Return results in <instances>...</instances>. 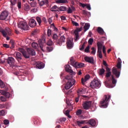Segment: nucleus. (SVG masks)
<instances>
[{"label": "nucleus", "instance_id": "1", "mask_svg": "<svg viewBox=\"0 0 128 128\" xmlns=\"http://www.w3.org/2000/svg\"><path fill=\"white\" fill-rule=\"evenodd\" d=\"M40 48L43 52H52L54 50V48L52 46H46V50L44 49V44L46 43V40L44 38H42L39 40L38 41Z\"/></svg>", "mask_w": 128, "mask_h": 128}, {"label": "nucleus", "instance_id": "2", "mask_svg": "<svg viewBox=\"0 0 128 128\" xmlns=\"http://www.w3.org/2000/svg\"><path fill=\"white\" fill-rule=\"evenodd\" d=\"M52 39H53L54 42L56 43V46H61L66 42V38L64 36H61L60 39H58V36L56 34H54L52 36Z\"/></svg>", "mask_w": 128, "mask_h": 128}, {"label": "nucleus", "instance_id": "3", "mask_svg": "<svg viewBox=\"0 0 128 128\" xmlns=\"http://www.w3.org/2000/svg\"><path fill=\"white\" fill-rule=\"evenodd\" d=\"M110 98V96L105 95L104 96L102 99L100 107L104 108H106L108 106L109 100Z\"/></svg>", "mask_w": 128, "mask_h": 128}, {"label": "nucleus", "instance_id": "4", "mask_svg": "<svg viewBox=\"0 0 128 128\" xmlns=\"http://www.w3.org/2000/svg\"><path fill=\"white\" fill-rule=\"evenodd\" d=\"M65 78L68 80V82L65 85V89L68 90L70 88L72 87L74 84L76 80L73 79L72 76H66Z\"/></svg>", "mask_w": 128, "mask_h": 128}, {"label": "nucleus", "instance_id": "5", "mask_svg": "<svg viewBox=\"0 0 128 128\" xmlns=\"http://www.w3.org/2000/svg\"><path fill=\"white\" fill-rule=\"evenodd\" d=\"M0 93L4 96H0V101L2 102H5L7 101L6 98H9L10 96V94L4 90H0ZM6 96V97H5Z\"/></svg>", "mask_w": 128, "mask_h": 128}, {"label": "nucleus", "instance_id": "6", "mask_svg": "<svg viewBox=\"0 0 128 128\" xmlns=\"http://www.w3.org/2000/svg\"><path fill=\"white\" fill-rule=\"evenodd\" d=\"M70 64H71L74 67H75V68H82L84 67V64L76 62L72 57H71V58H70Z\"/></svg>", "mask_w": 128, "mask_h": 128}, {"label": "nucleus", "instance_id": "7", "mask_svg": "<svg viewBox=\"0 0 128 128\" xmlns=\"http://www.w3.org/2000/svg\"><path fill=\"white\" fill-rule=\"evenodd\" d=\"M0 33L2 34L4 38H6L8 36H11L12 35V32L10 28H6V30L2 29L0 30Z\"/></svg>", "mask_w": 128, "mask_h": 128}, {"label": "nucleus", "instance_id": "8", "mask_svg": "<svg viewBox=\"0 0 128 128\" xmlns=\"http://www.w3.org/2000/svg\"><path fill=\"white\" fill-rule=\"evenodd\" d=\"M111 76V72H108L106 73V80L108 82H105V86L107 88H112L114 86L110 84V82L111 79L110 78V76Z\"/></svg>", "mask_w": 128, "mask_h": 128}, {"label": "nucleus", "instance_id": "9", "mask_svg": "<svg viewBox=\"0 0 128 128\" xmlns=\"http://www.w3.org/2000/svg\"><path fill=\"white\" fill-rule=\"evenodd\" d=\"M18 28L24 30H28V26L27 23L24 21H20L18 24Z\"/></svg>", "mask_w": 128, "mask_h": 128}, {"label": "nucleus", "instance_id": "10", "mask_svg": "<svg viewBox=\"0 0 128 128\" xmlns=\"http://www.w3.org/2000/svg\"><path fill=\"white\" fill-rule=\"evenodd\" d=\"M97 47H98V56L100 58H102V48H103L102 44L100 42H97Z\"/></svg>", "mask_w": 128, "mask_h": 128}, {"label": "nucleus", "instance_id": "11", "mask_svg": "<svg viewBox=\"0 0 128 128\" xmlns=\"http://www.w3.org/2000/svg\"><path fill=\"white\" fill-rule=\"evenodd\" d=\"M90 86L92 88H99L100 86V83L98 80L94 79L92 82H90Z\"/></svg>", "mask_w": 128, "mask_h": 128}, {"label": "nucleus", "instance_id": "12", "mask_svg": "<svg viewBox=\"0 0 128 128\" xmlns=\"http://www.w3.org/2000/svg\"><path fill=\"white\" fill-rule=\"evenodd\" d=\"M67 108H68V110H64V114L68 116V118H71V116L70 115V112L72 110V104L69 103H67V106H66Z\"/></svg>", "mask_w": 128, "mask_h": 128}, {"label": "nucleus", "instance_id": "13", "mask_svg": "<svg viewBox=\"0 0 128 128\" xmlns=\"http://www.w3.org/2000/svg\"><path fill=\"white\" fill-rule=\"evenodd\" d=\"M15 58L20 64H22L24 63V58L20 52H16Z\"/></svg>", "mask_w": 128, "mask_h": 128}, {"label": "nucleus", "instance_id": "14", "mask_svg": "<svg viewBox=\"0 0 128 128\" xmlns=\"http://www.w3.org/2000/svg\"><path fill=\"white\" fill-rule=\"evenodd\" d=\"M6 62L8 64H9L10 67H14L15 66V59L12 57H9L6 60Z\"/></svg>", "mask_w": 128, "mask_h": 128}, {"label": "nucleus", "instance_id": "15", "mask_svg": "<svg viewBox=\"0 0 128 128\" xmlns=\"http://www.w3.org/2000/svg\"><path fill=\"white\" fill-rule=\"evenodd\" d=\"M8 16V12L4 11L0 14V20H6Z\"/></svg>", "mask_w": 128, "mask_h": 128}, {"label": "nucleus", "instance_id": "16", "mask_svg": "<svg viewBox=\"0 0 128 128\" xmlns=\"http://www.w3.org/2000/svg\"><path fill=\"white\" fill-rule=\"evenodd\" d=\"M92 102L90 101H85L82 104L84 110H88L91 107Z\"/></svg>", "mask_w": 128, "mask_h": 128}, {"label": "nucleus", "instance_id": "17", "mask_svg": "<svg viewBox=\"0 0 128 128\" xmlns=\"http://www.w3.org/2000/svg\"><path fill=\"white\" fill-rule=\"evenodd\" d=\"M112 72L113 74H114L116 78H118L120 76V71H118L116 68H113L112 70Z\"/></svg>", "mask_w": 128, "mask_h": 128}, {"label": "nucleus", "instance_id": "18", "mask_svg": "<svg viewBox=\"0 0 128 128\" xmlns=\"http://www.w3.org/2000/svg\"><path fill=\"white\" fill-rule=\"evenodd\" d=\"M82 26H81L80 28H78L74 30V34H75L76 40H78L79 38V32H80L82 30Z\"/></svg>", "mask_w": 128, "mask_h": 128}, {"label": "nucleus", "instance_id": "19", "mask_svg": "<svg viewBox=\"0 0 128 128\" xmlns=\"http://www.w3.org/2000/svg\"><path fill=\"white\" fill-rule=\"evenodd\" d=\"M84 60L90 64H94V58L92 56H85Z\"/></svg>", "mask_w": 128, "mask_h": 128}, {"label": "nucleus", "instance_id": "20", "mask_svg": "<svg viewBox=\"0 0 128 128\" xmlns=\"http://www.w3.org/2000/svg\"><path fill=\"white\" fill-rule=\"evenodd\" d=\"M65 69H66V71L67 72H69L70 75L72 76L74 72L72 70L70 66L68 64L66 65Z\"/></svg>", "mask_w": 128, "mask_h": 128}, {"label": "nucleus", "instance_id": "21", "mask_svg": "<svg viewBox=\"0 0 128 128\" xmlns=\"http://www.w3.org/2000/svg\"><path fill=\"white\" fill-rule=\"evenodd\" d=\"M88 120H77L76 121V124L78 126H82V124H86Z\"/></svg>", "mask_w": 128, "mask_h": 128}, {"label": "nucleus", "instance_id": "22", "mask_svg": "<svg viewBox=\"0 0 128 128\" xmlns=\"http://www.w3.org/2000/svg\"><path fill=\"white\" fill-rule=\"evenodd\" d=\"M29 26L32 28L36 27V22L34 19L30 20Z\"/></svg>", "mask_w": 128, "mask_h": 128}, {"label": "nucleus", "instance_id": "23", "mask_svg": "<svg viewBox=\"0 0 128 128\" xmlns=\"http://www.w3.org/2000/svg\"><path fill=\"white\" fill-rule=\"evenodd\" d=\"M86 124H90L92 126H95L96 124V121L94 120L90 119L86 122Z\"/></svg>", "mask_w": 128, "mask_h": 128}, {"label": "nucleus", "instance_id": "24", "mask_svg": "<svg viewBox=\"0 0 128 128\" xmlns=\"http://www.w3.org/2000/svg\"><path fill=\"white\" fill-rule=\"evenodd\" d=\"M66 44L67 47L70 49H71L73 48V42L70 40H67V42H66Z\"/></svg>", "mask_w": 128, "mask_h": 128}, {"label": "nucleus", "instance_id": "25", "mask_svg": "<svg viewBox=\"0 0 128 128\" xmlns=\"http://www.w3.org/2000/svg\"><path fill=\"white\" fill-rule=\"evenodd\" d=\"M44 67V64L42 62H38L36 63V68L41 69V68H43Z\"/></svg>", "mask_w": 128, "mask_h": 128}, {"label": "nucleus", "instance_id": "26", "mask_svg": "<svg viewBox=\"0 0 128 128\" xmlns=\"http://www.w3.org/2000/svg\"><path fill=\"white\" fill-rule=\"evenodd\" d=\"M90 78V76L89 74L86 75L84 76V78H82V84L83 85H84L85 82L88 80Z\"/></svg>", "mask_w": 128, "mask_h": 128}, {"label": "nucleus", "instance_id": "27", "mask_svg": "<svg viewBox=\"0 0 128 128\" xmlns=\"http://www.w3.org/2000/svg\"><path fill=\"white\" fill-rule=\"evenodd\" d=\"M27 52L29 54L32 56H34L36 55V52L34 50L30 48H28L27 50Z\"/></svg>", "mask_w": 128, "mask_h": 128}, {"label": "nucleus", "instance_id": "28", "mask_svg": "<svg viewBox=\"0 0 128 128\" xmlns=\"http://www.w3.org/2000/svg\"><path fill=\"white\" fill-rule=\"evenodd\" d=\"M9 107V104L8 102L4 103V104H0V110L3 108L8 109Z\"/></svg>", "mask_w": 128, "mask_h": 128}, {"label": "nucleus", "instance_id": "29", "mask_svg": "<svg viewBox=\"0 0 128 128\" xmlns=\"http://www.w3.org/2000/svg\"><path fill=\"white\" fill-rule=\"evenodd\" d=\"M50 10H51L52 12H59L58 7L56 6H52V8H50Z\"/></svg>", "mask_w": 128, "mask_h": 128}, {"label": "nucleus", "instance_id": "30", "mask_svg": "<svg viewBox=\"0 0 128 128\" xmlns=\"http://www.w3.org/2000/svg\"><path fill=\"white\" fill-rule=\"evenodd\" d=\"M39 4H40V6H42L44 4H48V0H42L41 2H40Z\"/></svg>", "mask_w": 128, "mask_h": 128}, {"label": "nucleus", "instance_id": "31", "mask_svg": "<svg viewBox=\"0 0 128 128\" xmlns=\"http://www.w3.org/2000/svg\"><path fill=\"white\" fill-rule=\"evenodd\" d=\"M98 33L100 34H104V30L100 27H98L97 30Z\"/></svg>", "mask_w": 128, "mask_h": 128}, {"label": "nucleus", "instance_id": "32", "mask_svg": "<svg viewBox=\"0 0 128 128\" xmlns=\"http://www.w3.org/2000/svg\"><path fill=\"white\" fill-rule=\"evenodd\" d=\"M67 0H56V4H68Z\"/></svg>", "mask_w": 128, "mask_h": 128}, {"label": "nucleus", "instance_id": "33", "mask_svg": "<svg viewBox=\"0 0 128 128\" xmlns=\"http://www.w3.org/2000/svg\"><path fill=\"white\" fill-rule=\"evenodd\" d=\"M66 120V118H60V119H58L56 122L63 123Z\"/></svg>", "mask_w": 128, "mask_h": 128}, {"label": "nucleus", "instance_id": "34", "mask_svg": "<svg viewBox=\"0 0 128 128\" xmlns=\"http://www.w3.org/2000/svg\"><path fill=\"white\" fill-rule=\"evenodd\" d=\"M90 28V24H86L84 26V32H86Z\"/></svg>", "mask_w": 128, "mask_h": 128}, {"label": "nucleus", "instance_id": "35", "mask_svg": "<svg viewBox=\"0 0 128 128\" xmlns=\"http://www.w3.org/2000/svg\"><path fill=\"white\" fill-rule=\"evenodd\" d=\"M87 44L86 42H84L82 45L80 46V50H83L84 49L85 45Z\"/></svg>", "mask_w": 128, "mask_h": 128}, {"label": "nucleus", "instance_id": "36", "mask_svg": "<svg viewBox=\"0 0 128 128\" xmlns=\"http://www.w3.org/2000/svg\"><path fill=\"white\" fill-rule=\"evenodd\" d=\"M105 72V70L104 68H102L101 69H99V74L100 76H102V74H104Z\"/></svg>", "mask_w": 128, "mask_h": 128}, {"label": "nucleus", "instance_id": "37", "mask_svg": "<svg viewBox=\"0 0 128 128\" xmlns=\"http://www.w3.org/2000/svg\"><path fill=\"white\" fill-rule=\"evenodd\" d=\"M30 6L28 4H24V10L26 11L30 10Z\"/></svg>", "mask_w": 128, "mask_h": 128}, {"label": "nucleus", "instance_id": "38", "mask_svg": "<svg viewBox=\"0 0 128 128\" xmlns=\"http://www.w3.org/2000/svg\"><path fill=\"white\" fill-rule=\"evenodd\" d=\"M82 110L79 109L77 111H76V116H80V114H82Z\"/></svg>", "mask_w": 128, "mask_h": 128}, {"label": "nucleus", "instance_id": "39", "mask_svg": "<svg viewBox=\"0 0 128 128\" xmlns=\"http://www.w3.org/2000/svg\"><path fill=\"white\" fill-rule=\"evenodd\" d=\"M32 46L35 49H38V44L36 42H33L32 44Z\"/></svg>", "mask_w": 128, "mask_h": 128}, {"label": "nucleus", "instance_id": "40", "mask_svg": "<svg viewBox=\"0 0 128 128\" xmlns=\"http://www.w3.org/2000/svg\"><path fill=\"white\" fill-rule=\"evenodd\" d=\"M47 44L48 46H52L53 44L52 40H48L47 44Z\"/></svg>", "mask_w": 128, "mask_h": 128}, {"label": "nucleus", "instance_id": "41", "mask_svg": "<svg viewBox=\"0 0 128 128\" xmlns=\"http://www.w3.org/2000/svg\"><path fill=\"white\" fill-rule=\"evenodd\" d=\"M112 83L113 84H115L116 83V80L114 78V76L113 75H112Z\"/></svg>", "mask_w": 128, "mask_h": 128}, {"label": "nucleus", "instance_id": "42", "mask_svg": "<svg viewBox=\"0 0 128 128\" xmlns=\"http://www.w3.org/2000/svg\"><path fill=\"white\" fill-rule=\"evenodd\" d=\"M58 10L60 12L66 10V7L62 6L58 8Z\"/></svg>", "mask_w": 128, "mask_h": 128}, {"label": "nucleus", "instance_id": "43", "mask_svg": "<svg viewBox=\"0 0 128 128\" xmlns=\"http://www.w3.org/2000/svg\"><path fill=\"white\" fill-rule=\"evenodd\" d=\"M20 2L18 0H11L10 2H11V4L12 6H15L16 4L18 3V2Z\"/></svg>", "mask_w": 128, "mask_h": 128}, {"label": "nucleus", "instance_id": "44", "mask_svg": "<svg viewBox=\"0 0 128 128\" xmlns=\"http://www.w3.org/2000/svg\"><path fill=\"white\" fill-rule=\"evenodd\" d=\"M22 54L23 55L22 56H24V58H25L26 59H29L30 58V56L28 55V54H27V53H23Z\"/></svg>", "mask_w": 128, "mask_h": 128}, {"label": "nucleus", "instance_id": "45", "mask_svg": "<svg viewBox=\"0 0 128 128\" xmlns=\"http://www.w3.org/2000/svg\"><path fill=\"white\" fill-rule=\"evenodd\" d=\"M6 110H0V116H5Z\"/></svg>", "mask_w": 128, "mask_h": 128}, {"label": "nucleus", "instance_id": "46", "mask_svg": "<svg viewBox=\"0 0 128 128\" xmlns=\"http://www.w3.org/2000/svg\"><path fill=\"white\" fill-rule=\"evenodd\" d=\"M0 88H5V84H4L1 80H0Z\"/></svg>", "mask_w": 128, "mask_h": 128}, {"label": "nucleus", "instance_id": "47", "mask_svg": "<svg viewBox=\"0 0 128 128\" xmlns=\"http://www.w3.org/2000/svg\"><path fill=\"white\" fill-rule=\"evenodd\" d=\"M94 42V40L93 39V38H90V39L88 40V43L89 44L92 45Z\"/></svg>", "mask_w": 128, "mask_h": 128}, {"label": "nucleus", "instance_id": "48", "mask_svg": "<svg viewBox=\"0 0 128 128\" xmlns=\"http://www.w3.org/2000/svg\"><path fill=\"white\" fill-rule=\"evenodd\" d=\"M36 20H37L38 24H39V25H40V24L42 23V20H41L40 18L36 17Z\"/></svg>", "mask_w": 128, "mask_h": 128}, {"label": "nucleus", "instance_id": "49", "mask_svg": "<svg viewBox=\"0 0 128 128\" xmlns=\"http://www.w3.org/2000/svg\"><path fill=\"white\" fill-rule=\"evenodd\" d=\"M36 2H31V3H30V5L31 6L32 8H34L35 6H36Z\"/></svg>", "mask_w": 128, "mask_h": 128}, {"label": "nucleus", "instance_id": "50", "mask_svg": "<svg viewBox=\"0 0 128 128\" xmlns=\"http://www.w3.org/2000/svg\"><path fill=\"white\" fill-rule=\"evenodd\" d=\"M71 21H72V24H73V26H79V24L78 23H77L76 22L73 21V20H72Z\"/></svg>", "mask_w": 128, "mask_h": 128}, {"label": "nucleus", "instance_id": "51", "mask_svg": "<svg viewBox=\"0 0 128 128\" xmlns=\"http://www.w3.org/2000/svg\"><path fill=\"white\" fill-rule=\"evenodd\" d=\"M91 50H92L91 54L94 55L95 54H96V50H95V48L94 47L92 48Z\"/></svg>", "mask_w": 128, "mask_h": 128}, {"label": "nucleus", "instance_id": "52", "mask_svg": "<svg viewBox=\"0 0 128 128\" xmlns=\"http://www.w3.org/2000/svg\"><path fill=\"white\" fill-rule=\"evenodd\" d=\"M10 124V121L6 119L4 120V124L5 125L8 124Z\"/></svg>", "mask_w": 128, "mask_h": 128}, {"label": "nucleus", "instance_id": "53", "mask_svg": "<svg viewBox=\"0 0 128 128\" xmlns=\"http://www.w3.org/2000/svg\"><path fill=\"white\" fill-rule=\"evenodd\" d=\"M18 8L21 9L22 8V3L21 1H18V5H17Z\"/></svg>", "mask_w": 128, "mask_h": 128}, {"label": "nucleus", "instance_id": "54", "mask_svg": "<svg viewBox=\"0 0 128 128\" xmlns=\"http://www.w3.org/2000/svg\"><path fill=\"white\" fill-rule=\"evenodd\" d=\"M116 67L118 69H120L122 68V63L120 62H118Z\"/></svg>", "mask_w": 128, "mask_h": 128}, {"label": "nucleus", "instance_id": "55", "mask_svg": "<svg viewBox=\"0 0 128 128\" xmlns=\"http://www.w3.org/2000/svg\"><path fill=\"white\" fill-rule=\"evenodd\" d=\"M90 49V46H88L86 48H85L84 52L88 53L89 52V50Z\"/></svg>", "mask_w": 128, "mask_h": 128}, {"label": "nucleus", "instance_id": "56", "mask_svg": "<svg viewBox=\"0 0 128 128\" xmlns=\"http://www.w3.org/2000/svg\"><path fill=\"white\" fill-rule=\"evenodd\" d=\"M19 52H21L22 54H24L26 53V50H24L23 48H19Z\"/></svg>", "mask_w": 128, "mask_h": 128}, {"label": "nucleus", "instance_id": "57", "mask_svg": "<svg viewBox=\"0 0 128 128\" xmlns=\"http://www.w3.org/2000/svg\"><path fill=\"white\" fill-rule=\"evenodd\" d=\"M47 34L48 36H50L52 34V30L50 29H48V32H47Z\"/></svg>", "mask_w": 128, "mask_h": 128}, {"label": "nucleus", "instance_id": "58", "mask_svg": "<svg viewBox=\"0 0 128 128\" xmlns=\"http://www.w3.org/2000/svg\"><path fill=\"white\" fill-rule=\"evenodd\" d=\"M88 14H90V12L85 10H84L82 11V14L86 16L87 15H88Z\"/></svg>", "mask_w": 128, "mask_h": 128}, {"label": "nucleus", "instance_id": "59", "mask_svg": "<svg viewBox=\"0 0 128 128\" xmlns=\"http://www.w3.org/2000/svg\"><path fill=\"white\" fill-rule=\"evenodd\" d=\"M38 11V9L36 8H34L33 9L31 10L32 13H36Z\"/></svg>", "mask_w": 128, "mask_h": 128}, {"label": "nucleus", "instance_id": "60", "mask_svg": "<svg viewBox=\"0 0 128 128\" xmlns=\"http://www.w3.org/2000/svg\"><path fill=\"white\" fill-rule=\"evenodd\" d=\"M83 92V89L82 88H80L78 90V94H82Z\"/></svg>", "mask_w": 128, "mask_h": 128}, {"label": "nucleus", "instance_id": "61", "mask_svg": "<svg viewBox=\"0 0 128 128\" xmlns=\"http://www.w3.org/2000/svg\"><path fill=\"white\" fill-rule=\"evenodd\" d=\"M102 52H103V54H105V56H106V48H105L104 46H103V48H102Z\"/></svg>", "mask_w": 128, "mask_h": 128}, {"label": "nucleus", "instance_id": "62", "mask_svg": "<svg viewBox=\"0 0 128 128\" xmlns=\"http://www.w3.org/2000/svg\"><path fill=\"white\" fill-rule=\"evenodd\" d=\"M2 46H4V48H10V46L8 44H2Z\"/></svg>", "mask_w": 128, "mask_h": 128}, {"label": "nucleus", "instance_id": "63", "mask_svg": "<svg viewBox=\"0 0 128 128\" xmlns=\"http://www.w3.org/2000/svg\"><path fill=\"white\" fill-rule=\"evenodd\" d=\"M80 6L82 7L83 8L87 6V4H82V3H80Z\"/></svg>", "mask_w": 128, "mask_h": 128}, {"label": "nucleus", "instance_id": "64", "mask_svg": "<svg viewBox=\"0 0 128 128\" xmlns=\"http://www.w3.org/2000/svg\"><path fill=\"white\" fill-rule=\"evenodd\" d=\"M104 66H105V67H108V64H107L106 61L103 60V62H102Z\"/></svg>", "mask_w": 128, "mask_h": 128}]
</instances>
